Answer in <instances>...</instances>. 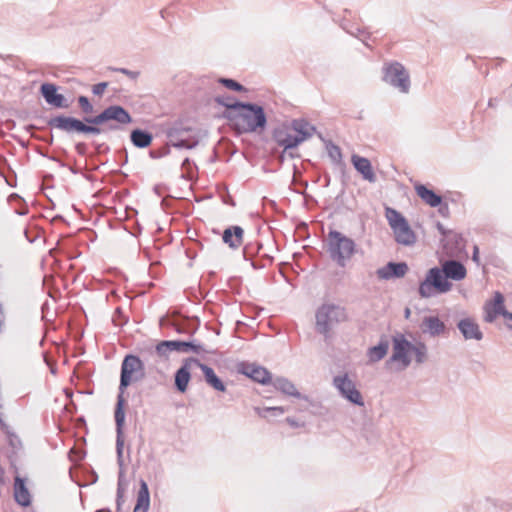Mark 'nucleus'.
I'll list each match as a JSON object with an SVG mask.
<instances>
[{
    "instance_id": "obj_1",
    "label": "nucleus",
    "mask_w": 512,
    "mask_h": 512,
    "mask_svg": "<svg viewBox=\"0 0 512 512\" xmlns=\"http://www.w3.org/2000/svg\"><path fill=\"white\" fill-rule=\"evenodd\" d=\"M81 111L85 114L83 118L70 115L58 114L47 121L52 129H58L68 135L78 134L83 136H96L105 132L102 125L107 124L108 130H119L121 125L131 124L133 118L129 111L121 105H110L98 114L91 116L94 106L89 98L80 95L77 98Z\"/></svg>"
},
{
    "instance_id": "obj_2",
    "label": "nucleus",
    "mask_w": 512,
    "mask_h": 512,
    "mask_svg": "<svg viewBox=\"0 0 512 512\" xmlns=\"http://www.w3.org/2000/svg\"><path fill=\"white\" fill-rule=\"evenodd\" d=\"M231 112H223L236 134L261 133L267 127L264 107L252 102H234Z\"/></svg>"
},
{
    "instance_id": "obj_3",
    "label": "nucleus",
    "mask_w": 512,
    "mask_h": 512,
    "mask_svg": "<svg viewBox=\"0 0 512 512\" xmlns=\"http://www.w3.org/2000/svg\"><path fill=\"white\" fill-rule=\"evenodd\" d=\"M144 377V362L137 355L127 354L121 363L119 393L117 395V401L114 410L116 433L124 434L123 430L126 416V400L124 398V392L132 382L142 380Z\"/></svg>"
},
{
    "instance_id": "obj_4",
    "label": "nucleus",
    "mask_w": 512,
    "mask_h": 512,
    "mask_svg": "<svg viewBox=\"0 0 512 512\" xmlns=\"http://www.w3.org/2000/svg\"><path fill=\"white\" fill-rule=\"evenodd\" d=\"M317 132L316 127L305 118L293 119L289 124L283 123L272 131V139L283 148L281 161L286 151L297 148Z\"/></svg>"
},
{
    "instance_id": "obj_5",
    "label": "nucleus",
    "mask_w": 512,
    "mask_h": 512,
    "mask_svg": "<svg viewBox=\"0 0 512 512\" xmlns=\"http://www.w3.org/2000/svg\"><path fill=\"white\" fill-rule=\"evenodd\" d=\"M355 250L356 243L353 239L337 230H330L328 232L326 251L339 267L344 268L346 266L347 261L353 256Z\"/></svg>"
},
{
    "instance_id": "obj_6",
    "label": "nucleus",
    "mask_w": 512,
    "mask_h": 512,
    "mask_svg": "<svg viewBox=\"0 0 512 512\" xmlns=\"http://www.w3.org/2000/svg\"><path fill=\"white\" fill-rule=\"evenodd\" d=\"M452 282L447 281L440 266L430 268L424 279L419 283L418 294L421 298L428 299L451 291Z\"/></svg>"
},
{
    "instance_id": "obj_7",
    "label": "nucleus",
    "mask_w": 512,
    "mask_h": 512,
    "mask_svg": "<svg viewBox=\"0 0 512 512\" xmlns=\"http://www.w3.org/2000/svg\"><path fill=\"white\" fill-rule=\"evenodd\" d=\"M316 331L327 337L335 324L347 320L346 309L335 304H322L316 310Z\"/></svg>"
},
{
    "instance_id": "obj_8",
    "label": "nucleus",
    "mask_w": 512,
    "mask_h": 512,
    "mask_svg": "<svg viewBox=\"0 0 512 512\" xmlns=\"http://www.w3.org/2000/svg\"><path fill=\"white\" fill-rule=\"evenodd\" d=\"M170 352L189 353L193 352L200 354L201 352H207L203 346L195 340L184 341V340H163L160 341L155 347H151L147 350V353L153 357L158 356L164 361L169 359Z\"/></svg>"
},
{
    "instance_id": "obj_9",
    "label": "nucleus",
    "mask_w": 512,
    "mask_h": 512,
    "mask_svg": "<svg viewBox=\"0 0 512 512\" xmlns=\"http://www.w3.org/2000/svg\"><path fill=\"white\" fill-rule=\"evenodd\" d=\"M382 80L399 92L407 94L410 91V75L407 69L398 61L385 63L382 68Z\"/></svg>"
},
{
    "instance_id": "obj_10",
    "label": "nucleus",
    "mask_w": 512,
    "mask_h": 512,
    "mask_svg": "<svg viewBox=\"0 0 512 512\" xmlns=\"http://www.w3.org/2000/svg\"><path fill=\"white\" fill-rule=\"evenodd\" d=\"M166 136L169 138L171 146L177 149L190 150L199 143L198 138L193 134V128L185 125L181 120L175 121L167 129Z\"/></svg>"
},
{
    "instance_id": "obj_11",
    "label": "nucleus",
    "mask_w": 512,
    "mask_h": 512,
    "mask_svg": "<svg viewBox=\"0 0 512 512\" xmlns=\"http://www.w3.org/2000/svg\"><path fill=\"white\" fill-rule=\"evenodd\" d=\"M333 384L340 395L356 406H364V400L355 383L349 378L348 374L337 375L333 378Z\"/></svg>"
},
{
    "instance_id": "obj_12",
    "label": "nucleus",
    "mask_w": 512,
    "mask_h": 512,
    "mask_svg": "<svg viewBox=\"0 0 512 512\" xmlns=\"http://www.w3.org/2000/svg\"><path fill=\"white\" fill-rule=\"evenodd\" d=\"M237 372L262 385H268L272 382L271 372L264 366L256 363L247 361L239 362Z\"/></svg>"
},
{
    "instance_id": "obj_13",
    "label": "nucleus",
    "mask_w": 512,
    "mask_h": 512,
    "mask_svg": "<svg viewBox=\"0 0 512 512\" xmlns=\"http://www.w3.org/2000/svg\"><path fill=\"white\" fill-rule=\"evenodd\" d=\"M412 343L405 338V336L401 333H397L392 337V348L393 353L387 364L390 362H401L403 367L406 368L411 364V357L409 353H411Z\"/></svg>"
},
{
    "instance_id": "obj_14",
    "label": "nucleus",
    "mask_w": 512,
    "mask_h": 512,
    "mask_svg": "<svg viewBox=\"0 0 512 512\" xmlns=\"http://www.w3.org/2000/svg\"><path fill=\"white\" fill-rule=\"evenodd\" d=\"M59 88L60 87L54 83L44 82L40 85L39 93L45 102L51 107L57 109H68L70 107V103L63 94L58 92Z\"/></svg>"
},
{
    "instance_id": "obj_15",
    "label": "nucleus",
    "mask_w": 512,
    "mask_h": 512,
    "mask_svg": "<svg viewBox=\"0 0 512 512\" xmlns=\"http://www.w3.org/2000/svg\"><path fill=\"white\" fill-rule=\"evenodd\" d=\"M200 360L195 357H188L183 360L182 365L174 374V387L179 393H185L191 380V366L199 367Z\"/></svg>"
},
{
    "instance_id": "obj_16",
    "label": "nucleus",
    "mask_w": 512,
    "mask_h": 512,
    "mask_svg": "<svg viewBox=\"0 0 512 512\" xmlns=\"http://www.w3.org/2000/svg\"><path fill=\"white\" fill-rule=\"evenodd\" d=\"M123 449H124V434L116 433V455H117V464L119 466L117 492H116V508H117V511L121 510V506L125 502V500H124L125 488L121 486V478L125 474V471H124V459H123Z\"/></svg>"
},
{
    "instance_id": "obj_17",
    "label": "nucleus",
    "mask_w": 512,
    "mask_h": 512,
    "mask_svg": "<svg viewBox=\"0 0 512 512\" xmlns=\"http://www.w3.org/2000/svg\"><path fill=\"white\" fill-rule=\"evenodd\" d=\"M409 267L404 261L394 262L390 261L383 267L377 269V277L381 280L399 279L406 275Z\"/></svg>"
},
{
    "instance_id": "obj_18",
    "label": "nucleus",
    "mask_w": 512,
    "mask_h": 512,
    "mask_svg": "<svg viewBox=\"0 0 512 512\" xmlns=\"http://www.w3.org/2000/svg\"><path fill=\"white\" fill-rule=\"evenodd\" d=\"M456 326L465 340L481 341L484 337L479 324L472 317L460 319Z\"/></svg>"
},
{
    "instance_id": "obj_19",
    "label": "nucleus",
    "mask_w": 512,
    "mask_h": 512,
    "mask_svg": "<svg viewBox=\"0 0 512 512\" xmlns=\"http://www.w3.org/2000/svg\"><path fill=\"white\" fill-rule=\"evenodd\" d=\"M440 267L444 272L447 281H461L467 275V270L464 264L455 259H448L441 262Z\"/></svg>"
},
{
    "instance_id": "obj_20",
    "label": "nucleus",
    "mask_w": 512,
    "mask_h": 512,
    "mask_svg": "<svg viewBox=\"0 0 512 512\" xmlns=\"http://www.w3.org/2000/svg\"><path fill=\"white\" fill-rule=\"evenodd\" d=\"M351 162L355 170L362 176L364 180L370 183L376 182L377 177L368 158L353 154L351 156Z\"/></svg>"
},
{
    "instance_id": "obj_21",
    "label": "nucleus",
    "mask_w": 512,
    "mask_h": 512,
    "mask_svg": "<svg viewBox=\"0 0 512 512\" xmlns=\"http://www.w3.org/2000/svg\"><path fill=\"white\" fill-rule=\"evenodd\" d=\"M244 230L241 226L232 225L224 229L222 240L229 248L236 250L243 244Z\"/></svg>"
},
{
    "instance_id": "obj_22",
    "label": "nucleus",
    "mask_w": 512,
    "mask_h": 512,
    "mask_svg": "<svg viewBox=\"0 0 512 512\" xmlns=\"http://www.w3.org/2000/svg\"><path fill=\"white\" fill-rule=\"evenodd\" d=\"M421 330L431 337L442 335L446 332V326L437 316H425L420 325Z\"/></svg>"
},
{
    "instance_id": "obj_23",
    "label": "nucleus",
    "mask_w": 512,
    "mask_h": 512,
    "mask_svg": "<svg viewBox=\"0 0 512 512\" xmlns=\"http://www.w3.org/2000/svg\"><path fill=\"white\" fill-rule=\"evenodd\" d=\"M14 500L21 507H29L31 505V494L25 484V479L16 476L14 479Z\"/></svg>"
},
{
    "instance_id": "obj_24",
    "label": "nucleus",
    "mask_w": 512,
    "mask_h": 512,
    "mask_svg": "<svg viewBox=\"0 0 512 512\" xmlns=\"http://www.w3.org/2000/svg\"><path fill=\"white\" fill-rule=\"evenodd\" d=\"M130 141L135 148H148L154 139L152 132L143 128H134L130 131Z\"/></svg>"
},
{
    "instance_id": "obj_25",
    "label": "nucleus",
    "mask_w": 512,
    "mask_h": 512,
    "mask_svg": "<svg viewBox=\"0 0 512 512\" xmlns=\"http://www.w3.org/2000/svg\"><path fill=\"white\" fill-rule=\"evenodd\" d=\"M271 384L273 387L281 393L292 396L298 399L308 400V397L302 395L295 387V385L286 377H276L272 379Z\"/></svg>"
},
{
    "instance_id": "obj_26",
    "label": "nucleus",
    "mask_w": 512,
    "mask_h": 512,
    "mask_svg": "<svg viewBox=\"0 0 512 512\" xmlns=\"http://www.w3.org/2000/svg\"><path fill=\"white\" fill-rule=\"evenodd\" d=\"M395 241L402 246H413L416 243L415 232L410 227L409 223H405L393 230Z\"/></svg>"
},
{
    "instance_id": "obj_27",
    "label": "nucleus",
    "mask_w": 512,
    "mask_h": 512,
    "mask_svg": "<svg viewBox=\"0 0 512 512\" xmlns=\"http://www.w3.org/2000/svg\"><path fill=\"white\" fill-rule=\"evenodd\" d=\"M415 192L422 201L428 204L430 207L435 208L436 205H440L442 196L437 194L434 190L428 188L426 185L416 183L414 185Z\"/></svg>"
},
{
    "instance_id": "obj_28",
    "label": "nucleus",
    "mask_w": 512,
    "mask_h": 512,
    "mask_svg": "<svg viewBox=\"0 0 512 512\" xmlns=\"http://www.w3.org/2000/svg\"><path fill=\"white\" fill-rule=\"evenodd\" d=\"M199 368L201 369L205 382L218 392H225L226 385L220 377L217 376L214 369L207 364L200 361Z\"/></svg>"
},
{
    "instance_id": "obj_29",
    "label": "nucleus",
    "mask_w": 512,
    "mask_h": 512,
    "mask_svg": "<svg viewBox=\"0 0 512 512\" xmlns=\"http://www.w3.org/2000/svg\"><path fill=\"white\" fill-rule=\"evenodd\" d=\"M139 490L137 493L136 504L133 512H148L150 507V491L148 484L145 480L141 479L139 482Z\"/></svg>"
},
{
    "instance_id": "obj_30",
    "label": "nucleus",
    "mask_w": 512,
    "mask_h": 512,
    "mask_svg": "<svg viewBox=\"0 0 512 512\" xmlns=\"http://www.w3.org/2000/svg\"><path fill=\"white\" fill-rule=\"evenodd\" d=\"M177 333L194 335L199 329L200 320L198 317L187 318L184 321L176 322L170 321L168 323Z\"/></svg>"
},
{
    "instance_id": "obj_31",
    "label": "nucleus",
    "mask_w": 512,
    "mask_h": 512,
    "mask_svg": "<svg viewBox=\"0 0 512 512\" xmlns=\"http://www.w3.org/2000/svg\"><path fill=\"white\" fill-rule=\"evenodd\" d=\"M388 349L389 341L385 336H383L377 345L372 346L367 350L369 362L376 363L382 360L387 355Z\"/></svg>"
},
{
    "instance_id": "obj_32",
    "label": "nucleus",
    "mask_w": 512,
    "mask_h": 512,
    "mask_svg": "<svg viewBox=\"0 0 512 512\" xmlns=\"http://www.w3.org/2000/svg\"><path fill=\"white\" fill-rule=\"evenodd\" d=\"M326 150L331 161L336 165H340L342 167V173L344 174L346 165L342 160L340 147L329 140L326 142Z\"/></svg>"
},
{
    "instance_id": "obj_33",
    "label": "nucleus",
    "mask_w": 512,
    "mask_h": 512,
    "mask_svg": "<svg viewBox=\"0 0 512 512\" xmlns=\"http://www.w3.org/2000/svg\"><path fill=\"white\" fill-rule=\"evenodd\" d=\"M386 218L392 230L408 222L399 211L390 207L386 208Z\"/></svg>"
},
{
    "instance_id": "obj_34",
    "label": "nucleus",
    "mask_w": 512,
    "mask_h": 512,
    "mask_svg": "<svg viewBox=\"0 0 512 512\" xmlns=\"http://www.w3.org/2000/svg\"><path fill=\"white\" fill-rule=\"evenodd\" d=\"M263 248V244L259 241L247 243L242 250L243 257L246 261L253 259Z\"/></svg>"
},
{
    "instance_id": "obj_35",
    "label": "nucleus",
    "mask_w": 512,
    "mask_h": 512,
    "mask_svg": "<svg viewBox=\"0 0 512 512\" xmlns=\"http://www.w3.org/2000/svg\"><path fill=\"white\" fill-rule=\"evenodd\" d=\"M427 346L424 342H418L416 344H412L411 352L415 354V361L417 364H422L427 359Z\"/></svg>"
},
{
    "instance_id": "obj_36",
    "label": "nucleus",
    "mask_w": 512,
    "mask_h": 512,
    "mask_svg": "<svg viewBox=\"0 0 512 512\" xmlns=\"http://www.w3.org/2000/svg\"><path fill=\"white\" fill-rule=\"evenodd\" d=\"M490 302L491 306L493 307V310H495L496 313H498L500 316H503L506 312H508V310L505 308V299L501 292L496 291L494 293L493 300Z\"/></svg>"
},
{
    "instance_id": "obj_37",
    "label": "nucleus",
    "mask_w": 512,
    "mask_h": 512,
    "mask_svg": "<svg viewBox=\"0 0 512 512\" xmlns=\"http://www.w3.org/2000/svg\"><path fill=\"white\" fill-rule=\"evenodd\" d=\"M217 82L221 85H223L225 88L236 91V92H246L247 88L244 87L241 83L238 81L232 79V78H225L220 77Z\"/></svg>"
},
{
    "instance_id": "obj_38",
    "label": "nucleus",
    "mask_w": 512,
    "mask_h": 512,
    "mask_svg": "<svg viewBox=\"0 0 512 512\" xmlns=\"http://www.w3.org/2000/svg\"><path fill=\"white\" fill-rule=\"evenodd\" d=\"M214 101L225 107V110L223 112H231L233 110L232 107H234V102H241L240 100L236 99L234 96L230 95H218L214 98Z\"/></svg>"
},
{
    "instance_id": "obj_39",
    "label": "nucleus",
    "mask_w": 512,
    "mask_h": 512,
    "mask_svg": "<svg viewBox=\"0 0 512 512\" xmlns=\"http://www.w3.org/2000/svg\"><path fill=\"white\" fill-rule=\"evenodd\" d=\"M257 414L262 418H267V414L270 413L272 416H280L286 412V408L282 406L256 408Z\"/></svg>"
},
{
    "instance_id": "obj_40",
    "label": "nucleus",
    "mask_w": 512,
    "mask_h": 512,
    "mask_svg": "<svg viewBox=\"0 0 512 512\" xmlns=\"http://www.w3.org/2000/svg\"><path fill=\"white\" fill-rule=\"evenodd\" d=\"M112 322L115 326L122 327L128 322V318L124 315L121 307H117L114 311Z\"/></svg>"
},
{
    "instance_id": "obj_41",
    "label": "nucleus",
    "mask_w": 512,
    "mask_h": 512,
    "mask_svg": "<svg viewBox=\"0 0 512 512\" xmlns=\"http://www.w3.org/2000/svg\"><path fill=\"white\" fill-rule=\"evenodd\" d=\"M484 321L487 323H492L496 320V318L499 316L498 313H496L495 310H493V307L491 306V302H486L484 307Z\"/></svg>"
},
{
    "instance_id": "obj_42",
    "label": "nucleus",
    "mask_w": 512,
    "mask_h": 512,
    "mask_svg": "<svg viewBox=\"0 0 512 512\" xmlns=\"http://www.w3.org/2000/svg\"><path fill=\"white\" fill-rule=\"evenodd\" d=\"M219 195L224 204L229 205L231 207L236 206V203H235L233 197L230 195L227 186L224 185L223 187L219 188Z\"/></svg>"
},
{
    "instance_id": "obj_43",
    "label": "nucleus",
    "mask_w": 512,
    "mask_h": 512,
    "mask_svg": "<svg viewBox=\"0 0 512 512\" xmlns=\"http://www.w3.org/2000/svg\"><path fill=\"white\" fill-rule=\"evenodd\" d=\"M170 146H171V144L167 143L165 146L161 147L158 150H150L149 156L152 159H160L162 157H165L170 154Z\"/></svg>"
},
{
    "instance_id": "obj_44",
    "label": "nucleus",
    "mask_w": 512,
    "mask_h": 512,
    "mask_svg": "<svg viewBox=\"0 0 512 512\" xmlns=\"http://www.w3.org/2000/svg\"><path fill=\"white\" fill-rule=\"evenodd\" d=\"M109 70H111L113 72L122 73V74L128 76L132 80H136L140 76V71H132L127 68L109 67Z\"/></svg>"
},
{
    "instance_id": "obj_45",
    "label": "nucleus",
    "mask_w": 512,
    "mask_h": 512,
    "mask_svg": "<svg viewBox=\"0 0 512 512\" xmlns=\"http://www.w3.org/2000/svg\"><path fill=\"white\" fill-rule=\"evenodd\" d=\"M7 439L9 446L14 450H18L22 447V442L20 438L16 435V433L11 432L10 434L7 435Z\"/></svg>"
},
{
    "instance_id": "obj_46",
    "label": "nucleus",
    "mask_w": 512,
    "mask_h": 512,
    "mask_svg": "<svg viewBox=\"0 0 512 512\" xmlns=\"http://www.w3.org/2000/svg\"><path fill=\"white\" fill-rule=\"evenodd\" d=\"M341 26H342V28H343L347 33H349V34H351V35H353V36H356V37H358V38H360V39H361V36H363V37H365V38H369V37H370V33H369V32H366V31H365V30H363V29L356 28V29H355V30H356V32H355L354 30L349 29V28H348V25H346V24H344V23H343Z\"/></svg>"
},
{
    "instance_id": "obj_47",
    "label": "nucleus",
    "mask_w": 512,
    "mask_h": 512,
    "mask_svg": "<svg viewBox=\"0 0 512 512\" xmlns=\"http://www.w3.org/2000/svg\"><path fill=\"white\" fill-rule=\"evenodd\" d=\"M181 168L190 176L192 175L194 168H196V165L190 158L186 157L182 161Z\"/></svg>"
},
{
    "instance_id": "obj_48",
    "label": "nucleus",
    "mask_w": 512,
    "mask_h": 512,
    "mask_svg": "<svg viewBox=\"0 0 512 512\" xmlns=\"http://www.w3.org/2000/svg\"><path fill=\"white\" fill-rule=\"evenodd\" d=\"M108 86V82H99L92 87V92L94 95L101 96L105 89Z\"/></svg>"
},
{
    "instance_id": "obj_49",
    "label": "nucleus",
    "mask_w": 512,
    "mask_h": 512,
    "mask_svg": "<svg viewBox=\"0 0 512 512\" xmlns=\"http://www.w3.org/2000/svg\"><path fill=\"white\" fill-rule=\"evenodd\" d=\"M436 207L438 208V213L442 216V217H449L450 215V209H449V205L448 203L446 202H443V200L441 201V204L440 205H436Z\"/></svg>"
},
{
    "instance_id": "obj_50",
    "label": "nucleus",
    "mask_w": 512,
    "mask_h": 512,
    "mask_svg": "<svg viewBox=\"0 0 512 512\" xmlns=\"http://www.w3.org/2000/svg\"><path fill=\"white\" fill-rule=\"evenodd\" d=\"M92 144L98 154L107 153L110 151V147L104 143L93 142Z\"/></svg>"
},
{
    "instance_id": "obj_51",
    "label": "nucleus",
    "mask_w": 512,
    "mask_h": 512,
    "mask_svg": "<svg viewBox=\"0 0 512 512\" xmlns=\"http://www.w3.org/2000/svg\"><path fill=\"white\" fill-rule=\"evenodd\" d=\"M75 150L80 156H85L87 153V145L84 142H77L75 144Z\"/></svg>"
},
{
    "instance_id": "obj_52",
    "label": "nucleus",
    "mask_w": 512,
    "mask_h": 512,
    "mask_svg": "<svg viewBox=\"0 0 512 512\" xmlns=\"http://www.w3.org/2000/svg\"><path fill=\"white\" fill-rule=\"evenodd\" d=\"M39 154L45 158H48L49 160H52V161H55L57 162L61 167H66L67 164L64 163L63 161H61L58 157L56 156H52V155H48L47 153L45 152H42V151H39Z\"/></svg>"
},
{
    "instance_id": "obj_53",
    "label": "nucleus",
    "mask_w": 512,
    "mask_h": 512,
    "mask_svg": "<svg viewBox=\"0 0 512 512\" xmlns=\"http://www.w3.org/2000/svg\"><path fill=\"white\" fill-rule=\"evenodd\" d=\"M5 181L10 187L16 186V174L13 170H11V175L5 177Z\"/></svg>"
},
{
    "instance_id": "obj_54",
    "label": "nucleus",
    "mask_w": 512,
    "mask_h": 512,
    "mask_svg": "<svg viewBox=\"0 0 512 512\" xmlns=\"http://www.w3.org/2000/svg\"><path fill=\"white\" fill-rule=\"evenodd\" d=\"M436 228L442 236H448L452 233L451 230L446 229L444 225L439 221L436 223Z\"/></svg>"
},
{
    "instance_id": "obj_55",
    "label": "nucleus",
    "mask_w": 512,
    "mask_h": 512,
    "mask_svg": "<svg viewBox=\"0 0 512 512\" xmlns=\"http://www.w3.org/2000/svg\"><path fill=\"white\" fill-rule=\"evenodd\" d=\"M286 422L293 428H299L304 426V422L300 423L293 417H287Z\"/></svg>"
},
{
    "instance_id": "obj_56",
    "label": "nucleus",
    "mask_w": 512,
    "mask_h": 512,
    "mask_svg": "<svg viewBox=\"0 0 512 512\" xmlns=\"http://www.w3.org/2000/svg\"><path fill=\"white\" fill-rule=\"evenodd\" d=\"M502 317L505 318V325L509 330H512V312H506Z\"/></svg>"
},
{
    "instance_id": "obj_57",
    "label": "nucleus",
    "mask_w": 512,
    "mask_h": 512,
    "mask_svg": "<svg viewBox=\"0 0 512 512\" xmlns=\"http://www.w3.org/2000/svg\"><path fill=\"white\" fill-rule=\"evenodd\" d=\"M0 429L6 436L13 432L10 426L3 419H0Z\"/></svg>"
},
{
    "instance_id": "obj_58",
    "label": "nucleus",
    "mask_w": 512,
    "mask_h": 512,
    "mask_svg": "<svg viewBox=\"0 0 512 512\" xmlns=\"http://www.w3.org/2000/svg\"><path fill=\"white\" fill-rule=\"evenodd\" d=\"M24 235L29 243H34L37 240V234L32 235L28 229L24 230Z\"/></svg>"
},
{
    "instance_id": "obj_59",
    "label": "nucleus",
    "mask_w": 512,
    "mask_h": 512,
    "mask_svg": "<svg viewBox=\"0 0 512 512\" xmlns=\"http://www.w3.org/2000/svg\"><path fill=\"white\" fill-rule=\"evenodd\" d=\"M4 323H5V312H4L3 305L0 303V332H2V330H3Z\"/></svg>"
},
{
    "instance_id": "obj_60",
    "label": "nucleus",
    "mask_w": 512,
    "mask_h": 512,
    "mask_svg": "<svg viewBox=\"0 0 512 512\" xmlns=\"http://www.w3.org/2000/svg\"><path fill=\"white\" fill-rule=\"evenodd\" d=\"M162 189H168L165 185L163 184H156L154 187H153V191L156 195L158 196H161L162 195Z\"/></svg>"
},
{
    "instance_id": "obj_61",
    "label": "nucleus",
    "mask_w": 512,
    "mask_h": 512,
    "mask_svg": "<svg viewBox=\"0 0 512 512\" xmlns=\"http://www.w3.org/2000/svg\"><path fill=\"white\" fill-rule=\"evenodd\" d=\"M472 260L479 264L480 258H479V248L478 246H474L473 254H472Z\"/></svg>"
},
{
    "instance_id": "obj_62",
    "label": "nucleus",
    "mask_w": 512,
    "mask_h": 512,
    "mask_svg": "<svg viewBox=\"0 0 512 512\" xmlns=\"http://www.w3.org/2000/svg\"><path fill=\"white\" fill-rule=\"evenodd\" d=\"M250 261H251L252 267L256 270L263 269L265 267V264L262 262L254 261L253 259H251Z\"/></svg>"
},
{
    "instance_id": "obj_63",
    "label": "nucleus",
    "mask_w": 512,
    "mask_h": 512,
    "mask_svg": "<svg viewBox=\"0 0 512 512\" xmlns=\"http://www.w3.org/2000/svg\"><path fill=\"white\" fill-rule=\"evenodd\" d=\"M28 213V208L25 207L23 209H20V210H17V214L23 216V215H26Z\"/></svg>"
},
{
    "instance_id": "obj_64",
    "label": "nucleus",
    "mask_w": 512,
    "mask_h": 512,
    "mask_svg": "<svg viewBox=\"0 0 512 512\" xmlns=\"http://www.w3.org/2000/svg\"><path fill=\"white\" fill-rule=\"evenodd\" d=\"M263 259H266L269 263H272L273 262V257L268 255V254H263L261 256Z\"/></svg>"
}]
</instances>
